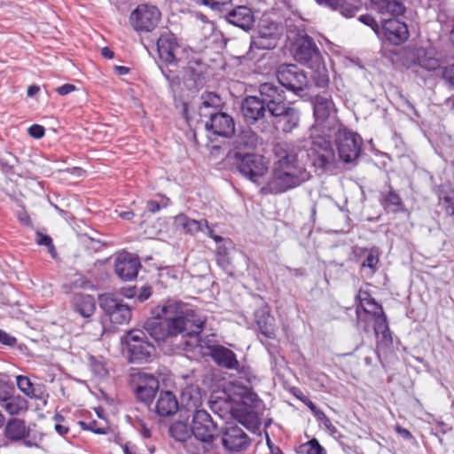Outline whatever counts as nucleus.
Here are the masks:
<instances>
[{
	"label": "nucleus",
	"mask_w": 454,
	"mask_h": 454,
	"mask_svg": "<svg viewBox=\"0 0 454 454\" xmlns=\"http://www.w3.org/2000/svg\"><path fill=\"white\" fill-rule=\"evenodd\" d=\"M53 419L56 421L55 424V430L59 435H65L69 432V427L62 425V422L65 421V418L57 413L54 415Z\"/></svg>",
	"instance_id": "nucleus-55"
},
{
	"label": "nucleus",
	"mask_w": 454,
	"mask_h": 454,
	"mask_svg": "<svg viewBox=\"0 0 454 454\" xmlns=\"http://www.w3.org/2000/svg\"><path fill=\"white\" fill-rule=\"evenodd\" d=\"M90 369L95 377L104 379L108 375L106 359L102 356H88Z\"/></svg>",
	"instance_id": "nucleus-42"
},
{
	"label": "nucleus",
	"mask_w": 454,
	"mask_h": 454,
	"mask_svg": "<svg viewBox=\"0 0 454 454\" xmlns=\"http://www.w3.org/2000/svg\"><path fill=\"white\" fill-rule=\"evenodd\" d=\"M29 135L34 138H42L45 135V129L39 124H33L28 129Z\"/></svg>",
	"instance_id": "nucleus-60"
},
{
	"label": "nucleus",
	"mask_w": 454,
	"mask_h": 454,
	"mask_svg": "<svg viewBox=\"0 0 454 454\" xmlns=\"http://www.w3.org/2000/svg\"><path fill=\"white\" fill-rule=\"evenodd\" d=\"M312 70L311 81L314 86L323 90H330V78L328 70L324 63V59L317 66L312 65L309 67Z\"/></svg>",
	"instance_id": "nucleus-39"
},
{
	"label": "nucleus",
	"mask_w": 454,
	"mask_h": 454,
	"mask_svg": "<svg viewBox=\"0 0 454 454\" xmlns=\"http://www.w3.org/2000/svg\"><path fill=\"white\" fill-rule=\"evenodd\" d=\"M222 105V98L216 93L205 92L201 95V105L199 108V114L201 118H207L214 112H220L219 107Z\"/></svg>",
	"instance_id": "nucleus-38"
},
{
	"label": "nucleus",
	"mask_w": 454,
	"mask_h": 454,
	"mask_svg": "<svg viewBox=\"0 0 454 454\" xmlns=\"http://www.w3.org/2000/svg\"><path fill=\"white\" fill-rule=\"evenodd\" d=\"M404 66L410 67L412 64H418L427 70H435L440 62L437 58L434 56L432 51H426L425 49H403L402 52L399 51V56Z\"/></svg>",
	"instance_id": "nucleus-23"
},
{
	"label": "nucleus",
	"mask_w": 454,
	"mask_h": 454,
	"mask_svg": "<svg viewBox=\"0 0 454 454\" xmlns=\"http://www.w3.org/2000/svg\"><path fill=\"white\" fill-rule=\"evenodd\" d=\"M310 102L313 108V115L316 123L324 124L331 114L335 111V105L333 100L331 90H323L315 96H312Z\"/></svg>",
	"instance_id": "nucleus-25"
},
{
	"label": "nucleus",
	"mask_w": 454,
	"mask_h": 454,
	"mask_svg": "<svg viewBox=\"0 0 454 454\" xmlns=\"http://www.w3.org/2000/svg\"><path fill=\"white\" fill-rule=\"evenodd\" d=\"M205 67L200 60H191L184 67V79L192 82V87H202L205 82Z\"/></svg>",
	"instance_id": "nucleus-36"
},
{
	"label": "nucleus",
	"mask_w": 454,
	"mask_h": 454,
	"mask_svg": "<svg viewBox=\"0 0 454 454\" xmlns=\"http://www.w3.org/2000/svg\"><path fill=\"white\" fill-rule=\"evenodd\" d=\"M4 408L11 415H19L27 411L28 408L27 401L20 395L11 394L10 396L4 400Z\"/></svg>",
	"instance_id": "nucleus-41"
},
{
	"label": "nucleus",
	"mask_w": 454,
	"mask_h": 454,
	"mask_svg": "<svg viewBox=\"0 0 454 454\" xmlns=\"http://www.w3.org/2000/svg\"><path fill=\"white\" fill-rule=\"evenodd\" d=\"M380 203L387 212H397V193L392 188L388 187L387 191L380 192Z\"/></svg>",
	"instance_id": "nucleus-46"
},
{
	"label": "nucleus",
	"mask_w": 454,
	"mask_h": 454,
	"mask_svg": "<svg viewBox=\"0 0 454 454\" xmlns=\"http://www.w3.org/2000/svg\"><path fill=\"white\" fill-rule=\"evenodd\" d=\"M203 5L210 7L214 11L223 12L227 11V5L231 3V0H200Z\"/></svg>",
	"instance_id": "nucleus-51"
},
{
	"label": "nucleus",
	"mask_w": 454,
	"mask_h": 454,
	"mask_svg": "<svg viewBox=\"0 0 454 454\" xmlns=\"http://www.w3.org/2000/svg\"><path fill=\"white\" fill-rule=\"evenodd\" d=\"M178 408L177 398L172 391L162 390L160 392L154 410L159 417H171L176 413Z\"/></svg>",
	"instance_id": "nucleus-29"
},
{
	"label": "nucleus",
	"mask_w": 454,
	"mask_h": 454,
	"mask_svg": "<svg viewBox=\"0 0 454 454\" xmlns=\"http://www.w3.org/2000/svg\"><path fill=\"white\" fill-rule=\"evenodd\" d=\"M16 383L18 388L28 398L35 400L44 398V386L34 385L27 376H17Z\"/></svg>",
	"instance_id": "nucleus-37"
},
{
	"label": "nucleus",
	"mask_w": 454,
	"mask_h": 454,
	"mask_svg": "<svg viewBox=\"0 0 454 454\" xmlns=\"http://www.w3.org/2000/svg\"><path fill=\"white\" fill-rule=\"evenodd\" d=\"M36 241H37L38 245L47 247L49 248L50 254L53 257H55V255L57 254L56 249L53 245L52 239L49 235H46V234H43L41 232H37Z\"/></svg>",
	"instance_id": "nucleus-53"
},
{
	"label": "nucleus",
	"mask_w": 454,
	"mask_h": 454,
	"mask_svg": "<svg viewBox=\"0 0 454 454\" xmlns=\"http://www.w3.org/2000/svg\"><path fill=\"white\" fill-rule=\"evenodd\" d=\"M225 20L244 31L252 29L255 22L253 11L246 5H239L228 11Z\"/></svg>",
	"instance_id": "nucleus-26"
},
{
	"label": "nucleus",
	"mask_w": 454,
	"mask_h": 454,
	"mask_svg": "<svg viewBox=\"0 0 454 454\" xmlns=\"http://www.w3.org/2000/svg\"><path fill=\"white\" fill-rule=\"evenodd\" d=\"M131 387L137 401L150 405L160 388V382L152 373L139 372L132 375Z\"/></svg>",
	"instance_id": "nucleus-14"
},
{
	"label": "nucleus",
	"mask_w": 454,
	"mask_h": 454,
	"mask_svg": "<svg viewBox=\"0 0 454 454\" xmlns=\"http://www.w3.org/2000/svg\"><path fill=\"white\" fill-rule=\"evenodd\" d=\"M354 255L359 263V273L363 278L370 279L379 270L380 253L377 247H355Z\"/></svg>",
	"instance_id": "nucleus-19"
},
{
	"label": "nucleus",
	"mask_w": 454,
	"mask_h": 454,
	"mask_svg": "<svg viewBox=\"0 0 454 454\" xmlns=\"http://www.w3.org/2000/svg\"><path fill=\"white\" fill-rule=\"evenodd\" d=\"M294 58L298 63L307 67L312 65L317 66L323 60L319 48L314 39L308 35L296 40Z\"/></svg>",
	"instance_id": "nucleus-17"
},
{
	"label": "nucleus",
	"mask_w": 454,
	"mask_h": 454,
	"mask_svg": "<svg viewBox=\"0 0 454 454\" xmlns=\"http://www.w3.org/2000/svg\"><path fill=\"white\" fill-rule=\"evenodd\" d=\"M72 305L75 312L84 318L90 317L96 309L95 299L90 294H74L72 298Z\"/></svg>",
	"instance_id": "nucleus-32"
},
{
	"label": "nucleus",
	"mask_w": 454,
	"mask_h": 454,
	"mask_svg": "<svg viewBox=\"0 0 454 454\" xmlns=\"http://www.w3.org/2000/svg\"><path fill=\"white\" fill-rule=\"evenodd\" d=\"M98 305L104 316L113 325H126L131 319V308L114 294L105 293L98 295Z\"/></svg>",
	"instance_id": "nucleus-13"
},
{
	"label": "nucleus",
	"mask_w": 454,
	"mask_h": 454,
	"mask_svg": "<svg viewBox=\"0 0 454 454\" xmlns=\"http://www.w3.org/2000/svg\"><path fill=\"white\" fill-rule=\"evenodd\" d=\"M297 452L299 454H326V450L319 443L317 438L301 444Z\"/></svg>",
	"instance_id": "nucleus-48"
},
{
	"label": "nucleus",
	"mask_w": 454,
	"mask_h": 454,
	"mask_svg": "<svg viewBox=\"0 0 454 454\" xmlns=\"http://www.w3.org/2000/svg\"><path fill=\"white\" fill-rule=\"evenodd\" d=\"M261 400L259 399L258 395L251 391H248L243 395V403L247 405H249L251 407H257V403Z\"/></svg>",
	"instance_id": "nucleus-57"
},
{
	"label": "nucleus",
	"mask_w": 454,
	"mask_h": 454,
	"mask_svg": "<svg viewBox=\"0 0 454 454\" xmlns=\"http://www.w3.org/2000/svg\"><path fill=\"white\" fill-rule=\"evenodd\" d=\"M356 327L365 333L373 330L377 339V349L379 356L384 355L391 348L393 338L390 333L387 317L368 314L363 310H356Z\"/></svg>",
	"instance_id": "nucleus-5"
},
{
	"label": "nucleus",
	"mask_w": 454,
	"mask_h": 454,
	"mask_svg": "<svg viewBox=\"0 0 454 454\" xmlns=\"http://www.w3.org/2000/svg\"><path fill=\"white\" fill-rule=\"evenodd\" d=\"M258 144V136L249 125L239 129L232 142V150L229 157L234 159L235 153H244L246 150H254Z\"/></svg>",
	"instance_id": "nucleus-27"
},
{
	"label": "nucleus",
	"mask_w": 454,
	"mask_h": 454,
	"mask_svg": "<svg viewBox=\"0 0 454 454\" xmlns=\"http://www.w3.org/2000/svg\"><path fill=\"white\" fill-rule=\"evenodd\" d=\"M445 212L450 215H454V191L441 199Z\"/></svg>",
	"instance_id": "nucleus-54"
},
{
	"label": "nucleus",
	"mask_w": 454,
	"mask_h": 454,
	"mask_svg": "<svg viewBox=\"0 0 454 454\" xmlns=\"http://www.w3.org/2000/svg\"><path fill=\"white\" fill-rule=\"evenodd\" d=\"M376 35L380 41L381 58L395 66L397 61V18H382Z\"/></svg>",
	"instance_id": "nucleus-7"
},
{
	"label": "nucleus",
	"mask_w": 454,
	"mask_h": 454,
	"mask_svg": "<svg viewBox=\"0 0 454 454\" xmlns=\"http://www.w3.org/2000/svg\"><path fill=\"white\" fill-rule=\"evenodd\" d=\"M358 20L364 25L370 27L374 31L375 34H376V31L379 30L380 25L375 20V19L372 15L364 14V15H361Z\"/></svg>",
	"instance_id": "nucleus-56"
},
{
	"label": "nucleus",
	"mask_w": 454,
	"mask_h": 454,
	"mask_svg": "<svg viewBox=\"0 0 454 454\" xmlns=\"http://www.w3.org/2000/svg\"><path fill=\"white\" fill-rule=\"evenodd\" d=\"M161 13L158 7L142 4L131 12L129 21L136 31L151 32L160 20Z\"/></svg>",
	"instance_id": "nucleus-16"
},
{
	"label": "nucleus",
	"mask_w": 454,
	"mask_h": 454,
	"mask_svg": "<svg viewBox=\"0 0 454 454\" xmlns=\"http://www.w3.org/2000/svg\"><path fill=\"white\" fill-rule=\"evenodd\" d=\"M294 395L301 400L313 413L315 410L317 408V406L306 395H304L301 391H299V394H295Z\"/></svg>",
	"instance_id": "nucleus-64"
},
{
	"label": "nucleus",
	"mask_w": 454,
	"mask_h": 454,
	"mask_svg": "<svg viewBox=\"0 0 454 454\" xmlns=\"http://www.w3.org/2000/svg\"><path fill=\"white\" fill-rule=\"evenodd\" d=\"M174 224L177 229L191 235L202 231L204 226L208 227V223L206 219L197 221L188 217L184 214L177 215L174 219Z\"/></svg>",
	"instance_id": "nucleus-35"
},
{
	"label": "nucleus",
	"mask_w": 454,
	"mask_h": 454,
	"mask_svg": "<svg viewBox=\"0 0 454 454\" xmlns=\"http://www.w3.org/2000/svg\"><path fill=\"white\" fill-rule=\"evenodd\" d=\"M4 434L6 439L19 442L29 435V429L27 428L23 419L13 418L7 421Z\"/></svg>",
	"instance_id": "nucleus-34"
},
{
	"label": "nucleus",
	"mask_w": 454,
	"mask_h": 454,
	"mask_svg": "<svg viewBox=\"0 0 454 454\" xmlns=\"http://www.w3.org/2000/svg\"><path fill=\"white\" fill-rule=\"evenodd\" d=\"M141 267L139 257L126 251L120 253L114 261L115 274L122 281L136 279Z\"/></svg>",
	"instance_id": "nucleus-20"
},
{
	"label": "nucleus",
	"mask_w": 454,
	"mask_h": 454,
	"mask_svg": "<svg viewBox=\"0 0 454 454\" xmlns=\"http://www.w3.org/2000/svg\"><path fill=\"white\" fill-rule=\"evenodd\" d=\"M87 431H90L97 434H106L108 432V428L99 427H98V422L96 420H91L88 424Z\"/></svg>",
	"instance_id": "nucleus-63"
},
{
	"label": "nucleus",
	"mask_w": 454,
	"mask_h": 454,
	"mask_svg": "<svg viewBox=\"0 0 454 454\" xmlns=\"http://www.w3.org/2000/svg\"><path fill=\"white\" fill-rule=\"evenodd\" d=\"M219 437L223 449L231 453L245 451L251 445L250 437L234 423H227L221 427Z\"/></svg>",
	"instance_id": "nucleus-15"
},
{
	"label": "nucleus",
	"mask_w": 454,
	"mask_h": 454,
	"mask_svg": "<svg viewBox=\"0 0 454 454\" xmlns=\"http://www.w3.org/2000/svg\"><path fill=\"white\" fill-rule=\"evenodd\" d=\"M276 76L281 86L296 96L301 97L309 88L306 73L294 64H281Z\"/></svg>",
	"instance_id": "nucleus-10"
},
{
	"label": "nucleus",
	"mask_w": 454,
	"mask_h": 454,
	"mask_svg": "<svg viewBox=\"0 0 454 454\" xmlns=\"http://www.w3.org/2000/svg\"><path fill=\"white\" fill-rule=\"evenodd\" d=\"M207 348L209 356L218 366L228 370H239V363L232 350L222 345H211Z\"/></svg>",
	"instance_id": "nucleus-28"
},
{
	"label": "nucleus",
	"mask_w": 454,
	"mask_h": 454,
	"mask_svg": "<svg viewBox=\"0 0 454 454\" xmlns=\"http://www.w3.org/2000/svg\"><path fill=\"white\" fill-rule=\"evenodd\" d=\"M205 127L207 131H211L214 135L231 137L235 133V122L230 114L224 112H214L207 117Z\"/></svg>",
	"instance_id": "nucleus-24"
},
{
	"label": "nucleus",
	"mask_w": 454,
	"mask_h": 454,
	"mask_svg": "<svg viewBox=\"0 0 454 454\" xmlns=\"http://www.w3.org/2000/svg\"><path fill=\"white\" fill-rule=\"evenodd\" d=\"M269 117L272 120L270 121L271 129L274 126L284 133L292 132L296 129L300 122V112L295 107L288 105H284L278 110L277 113H271Z\"/></svg>",
	"instance_id": "nucleus-21"
},
{
	"label": "nucleus",
	"mask_w": 454,
	"mask_h": 454,
	"mask_svg": "<svg viewBox=\"0 0 454 454\" xmlns=\"http://www.w3.org/2000/svg\"><path fill=\"white\" fill-rule=\"evenodd\" d=\"M239 422L252 432L260 430L261 421L258 415L254 411H245L240 415Z\"/></svg>",
	"instance_id": "nucleus-49"
},
{
	"label": "nucleus",
	"mask_w": 454,
	"mask_h": 454,
	"mask_svg": "<svg viewBox=\"0 0 454 454\" xmlns=\"http://www.w3.org/2000/svg\"><path fill=\"white\" fill-rule=\"evenodd\" d=\"M169 435L177 442H185L192 434L191 426L180 420L173 422L168 429Z\"/></svg>",
	"instance_id": "nucleus-43"
},
{
	"label": "nucleus",
	"mask_w": 454,
	"mask_h": 454,
	"mask_svg": "<svg viewBox=\"0 0 454 454\" xmlns=\"http://www.w3.org/2000/svg\"><path fill=\"white\" fill-rule=\"evenodd\" d=\"M334 11H338L347 18L353 17L362 7L361 0H333L329 5Z\"/></svg>",
	"instance_id": "nucleus-40"
},
{
	"label": "nucleus",
	"mask_w": 454,
	"mask_h": 454,
	"mask_svg": "<svg viewBox=\"0 0 454 454\" xmlns=\"http://www.w3.org/2000/svg\"><path fill=\"white\" fill-rule=\"evenodd\" d=\"M241 114L244 121L249 125H258L262 132L271 130V124L268 121V108L263 105L258 96H247L242 99Z\"/></svg>",
	"instance_id": "nucleus-12"
},
{
	"label": "nucleus",
	"mask_w": 454,
	"mask_h": 454,
	"mask_svg": "<svg viewBox=\"0 0 454 454\" xmlns=\"http://www.w3.org/2000/svg\"><path fill=\"white\" fill-rule=\"evenodd\" d=\"M13 384L8 380L4 374H0V403L6 400L11 394L14 393Z\"/></svg>",
	"instance_id": "nucleus-50"
},
{
	"label": "nucleus",
	"mask_w": 454,
	"mask_h": 454,
	"mask_svg": "<svg viewBox=\"0 0 454 454\" xmlns=\"http://www.w3.org/2000/svg\"><path fill=\"white\" fill-rule=\"evenodd\" d=\"M153 294V291H152V286H144L141 287V289L139 290V293L137 294V300L139 301V302H144L146 300H148Z\"/></svg>",
	"instance_id": "nucleus-58"
},
{
	"label": "nucleus",
	"mask_w": 454,
	"mask_h": 454,
	"mask_svg": "<svg viewBox=\"0 0 454 454\" xmlns=\"http://www.w3.org/2000/svg\"><path fill=\"white\" fill-rule=\"evenodd\" d=\"M335 145L340 159L345 163H353L360 155L363 140L358 133L342 127L335 133Z\"/></svg>",
	"instance_id": "nucleus-11"
},
{
	"label": "nucleus",
	"mask_w": 454,
	"mask_h": 454,
	"mask_svg": "<svg viewBox=\"0 0 454 454\" xmlns=\"http://www.w3.org/2000/svg\"><path fill=\"white\" fill-rule=\"evenodd\" d=\"M16 342L17 339L14 336H12L4 330L0 329V344L13 347Z\"/></svg>",
	"instance_id": "nucleus-59"
},
{
	"label": "nucleus",
	"mask_w": 454,
	"mask_h": 454,
	"mask_svg": "<svg viewBox=\"0 0 454 454\" xmlns=\"http://www.w3.org/2000/svg\"><path fill=\"white\" fill-rule=\"evenodd\" d=\"M415 30V26L412 22L407 23L399 20V43L405 42L410 35L411 31Z\"/></svg>",
	"instance_id": "nucleus-52"
},
{
	"label": "nucleus",
	"mask_w": 454,
	"mask_h": 454,
	"mask_svg": "<svg viewBox=\"0 0 454 454\" xmlns=\"http://www.w3.org/2000/svg\"><path fill=\"white\" fill-rule=\"evenodd\" d=\"M308 156L317 169L325 172L335 167V152L332 142L325 136H310Z\"/></svg>",
	"instance_id": "nucleus-6"
},
{
	"label": "nucleus",
	"mask_w": 454,
	"mask_h": 454,
	"mask_svg": "<svg viewBox=\"0 0 454 454\" xmlns=\"http://www.w3.org/2000/svg\"><path fill=\"white\" fill-rule=\"evenodd\" d=\"M442 76L450 86L454 87V64L444 67Z\"/></svg>",
	"instance_id": "nucleus-61"
},
{
	"label": "nucleus",
	"mask_w": 454,
	"mask_h": 454,
	"mask_svg": "<svg viewBox=\"0 0 454 454\" xmlns=\"http://www.w3.org/2000/svg\"><path fill=\"white\" fill-rule=\"evenodd\" d=\"M282 34L283 27L280 23L262 20L259 25L258 35L254 38L252 45L258 49H274Z\"/></svg>",
	"instance_id": "nucleus-18"
},
{
	"label": "nucleus",
	"mask_w": 454,
	"mask_h": 454,
	"mask_svg": "<svg viewBox=\"0 0 454 454\" xmlns=\"http://www.w3.org/2000/svg\"><path fill=\"white\" fill-rule=\"evenodd\" d=\"M233 165L241 176L257 183L268 172V164L262 155L253 153H235Z\"/></svg>",
	"instance_id": "nucleus-9"
},
{
	"label": "nucleus",
	"mask_w": 454,
	"mask_h": 454,
	"mask_svg": "<svg viewBox=\"0 0 454 454\" xmlns=\"http://www.w3.org/2000/svg\"><path fill=\"white\" fill-rule=\"evenodd\" d=\"M19 163V158L10 152L4 154H0V168L6 176H21L15 171V166Z\"/></svg>",
	"instance_id": "nucleus-44"
},
{
	"label": "nucleus",
	"mask_w": 454,
	"mask_h": 454,
	"mask_svg": "<svg viewBox=\"0 0 454 454\" xmlns=\"http://www.w3.org/2000/svg\"><path fill=\"white\" fill-rule=\"evenodd\" d=\"M215 259L218 266H220L224 271L231 274V262L229 255V249L225 245H219L215 252Z\"/></svg>",
	"instance_id": "nucleus-47"
},
{
	"label": "nucleus",
	"mask_w": 454,
	"mask_h": 454,
	"mask_svg": "<svg viewBox=\"0 0 454 454\" xmlns=\"http://www.w3.org/2000/svg\"><path fill=\"white\" fill-rule=\"evenodd\" d=\"M371 3L379 13L397 18V0H371Z\"/></svg>",
	"instance_id": "nucleus-45"
},
{
	"label": "nucleus",
	"mask_w": 454,
	"mask_h": 454,
	"mask_svg": "<svg viewBox=\"0 0 454 454\" xmlns=\"http://www.w3.org/2000/svg\"><path fill=\"white\" fill-rule=\"evenodd\" d=\"M152 315L157 319L165 322L169 326V331L179 333L183 337H188L184 340V349L193 351L196 348H203V340L200 334L203 330L205 320L195 310L176 300H168L163 304L152 309Z\"/></svg>",
	"instance_id": "nucleus-2"
},
{
	"label": "nucleus",
	"mask_w": 454,
	"mask_h": 454,
	"mask_svg": "<svg viewBox=\"0 0 454 454\" xmlns=\"http://www.w3.org/2000/svg\"><path fill=\"white\" fill-rule=\"evenodd\" d=\"M145 332L133 329L125 336L128 346L129 359L133 364L148 363L155 353V347L147 340Z\"/></svg>",
	"instance_id": "nucleus-8"
},
{
	"label": "nucleus",
	"mask_w": 454,
	"mask_h": 454,
	"mask_svg": "<svg viewBox=\"0 0 454 454\" xmlns=\"http://www.w3.org/2000/svg\"><path fill=\"white\" fill-rule=\"evenodd\" d=\"M220 430L217 422L214 421L207 411L196 410L192 419L191 432L200 443L194 447L192 444H187L188 452L191 454L212 452L215 448V442L220 436Z\"/></svg>",
	"instance_id": "nucleus-3"
},
{
	"label": "nucleus",
	"mask_w": 454,
	"mask_h": 454,
	"mask_svg": "<svg viewBox=\"0 0 454 454\" xmlns=\"http://www.w3.org/2000/svg\"><path fill=\"white\" fill-rule=\"evenodd\" d=\"M255 323L260 333L266 338L275 337V318L267 309H260L254 312Z\"/></svg>",
	"instance_id": "nucleus-33"
},
{
	"label": "nucleus",
	"mask_w": 454,
	"mask_h": 454,
	"mask_svg": "<svg viewBox=\"0 0 454 454\" xmlns=\"http://www.w3.org/2000/svg\"><path fill=\"white\" fill-rule=\"evenodd\" d=\"M356 310H363L364 312L376 316L386 317L383 309L374 298L372 297L368 291L359 289L356 296Z\"/></svg>",
	"instance_id": "nucleus-30"
},
{
	"label": "nucleus",
	"mask_w": 454,
	"mask_h": 454,
	"mask_svg": "<svg viewBox=\"0 0 454 454\" xmlns=\"http://www.w3.org/2000/svg\"><path fill=\"white\" fill-rule=\"evenodd\" d=\"M259 99L268 108V114L277 113L286 105V92L272 82H263L258 88Z\"/></svg>",
	"instance_id": "nucleus-22"
},
{
	"label": "nucleus",
	"mask_w": 454,
	"mask_h": 454,
	"mask_svg": "<svg viewBox=\"0 0 454 454\" xmlns=\"http://www.w3.org/2000/svg\"><path fill=\"white\" fill-rule=\"evenodd\" d=\"M145 329L152 338L158 341L165 340L168 337H175L180 334L179 333L169 331V326L165 325V322L157 319L153 316L152 319L145 323Z\"/></svg>",
	"instance_id": "nucleus-31"
},
{
	"label": "nucleus",
	"mask_w": 454,
	"mask_h": 454,
	"mask_svg": "<svg viewBox=\"0 0 454 454\" xmlns=\"http://www.w3.org/2000/svg\"><path fill=\"white\" fill-rule=\"evenodd\" d=\"M160 68L171 84L180 83L179 62L177 54L181 45L175 34L163 31L156 41Z\"/></svg>",
	"instance_id": "nucleus-4"
},
{
	"label": "nucleus",
	"mask_w": 454,
	"mask_h": 454,
	"mask_svg": "<svg viewBox=\"0 0 454 454\" xmlns=\"http://www.w3.org/2000/svg\"><path fill=\"white\" fill-rule=\"evenodd\" d=\"M299 146L291 143H278L273 153L274 163L271 178L261 188L262 194H280L294 189L310 178V173L299 160Z\"/></svg>",
	"instance_id": "nucleus-1"
},
{
	"label": "nucleus",
	"mask_w": 454,
	"mask_h": 454,
	"mask_svg": "<svg viewBox=\"0 0 454 454\" xmlns=\"http://www.w3.org/2000/svg\"><path fill=\"white\" fill-rule=\"evenodd\" d=\"M313 415L317 419V420L324 425V427L331 426L330 419L325 415V413L321 411L319 408H317L313 412Z\"/></svg>",
	"instance_id": "nucleus-62"
}]
</instances>
